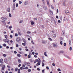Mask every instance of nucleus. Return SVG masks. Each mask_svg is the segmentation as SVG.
Returning a JSON list of instances; mask_svg holds the SVG:
<instances>
[{"label": "nucleus", "mask_w": 73, "mask_h": 73, "mask_svg": "<svg viewBox=\"0 0 73 73\" xmlns=\"http://www.w3.org/2000/svg\"><path fill=\"white\" fill-rule=\"evenodd\" d=\"M46 2L48 5H49V1H47Z\"/></svg>", "instance_id": "nucleus-22"}, {"label": "nucleus", "mask_w": 73, "mask_h": 73, "mask_svg": "<svg viewBox=\"0 0 73 73\" xmlns=\"http://www.w3.org/2000/svg\"><path fill=\"white\" fill-rule=\"evenodd\" d=\"M19 50H20L21 51V50H22V48H19Z\"/></svg>", "instance_id": "nucleus-54"}, {"label": "nucleus", "mask_w": 73, "mask_h": 73, "mask_svg": "<svg viewBox=\"0 0 73 73\" xmlns=\"http://www.w3.org/2000/svg\"><path fill=\"white\" fill-rule=\"evenodd\" d=\"M48 39L50 41H52V38H48Z\"/></svg>", "instance_id": "nucleus-34"}, {"label": "nucleus", "mask_w": 73, "mask_h": 73, "mask_svg": "<svg viewBox=\"0 0 73 73\" xmlns=\"http://www.w3.org/2000/svg\"><path fill=\"white\" fill-rule=\"evenodd\" d=\"M22 22H23V21H20L19 22L20 24H21V23H22Z\"/></svg>", "instance_id": "nucleus-55"}, {"label": "nucleus", "mask_w": 73, "mask_h": 73, "mask_svg": "<svg viewBox=\"0 0 73 73\" xmlns=\"http://www.w3.org/2000/svg\"><path fill=\"white\" fill-rule=\"evenodd\" d=\"M46 69H47V70H49V67L48 66H47L46 67Z\"/></svg>", "instance_id": "nucleus-49"}, {"label": "nucleus", "mask_w": 73, "mask_h": 73, "mask_svg": "<svg viewBox=\"0 0 73 73\" xmlns=\"http://www.w3.org/2000/svg\"><path fill=\"white\" fill-rule=\"evenodd\" d=\"M42 73H44V70H42Z\"/></svg>", "instance_id": "nucleus-64"}, {"label": "nucleus", "mask_w": 73, "mask_h": 73, "mask_svg": "<svg viewBox=\"0 0 73 73\" xmlns=\"http://www.w3.org/2000/svg\"><path fill=\"white\" fill-rule=\"evenodd\" d=\"M22 44L23 45H24V46H25V45H26V43H22Z\"/></svg>", "instance_id": "nucleus-23"}, {"label": "nucleus", "mask_w": 73, "mask_h": 73, "mask_svg": "<svg viewBox=\"0 0 73 73\" xmlns=\"http://www.w3.org/2000/svg\"><path fill=\"white\" fill-rule=\"evenodd\" d=\"M69 44L70 45H71V40H69Z\"/></svg>", "instance_id": "nucleus-36"}, {"label": "nucleus", "mask_w": 73, "mask_h": 73, "mask_svg": "<svg viewBox=\"0 0 73 73\" xmlns=\"http://www.w3.org/2000/svg\"><path fill=\"white\" fill-rule=\"evenodd\" d=\"M27 65L28 66H30V65H31V64H30L28 62L27 64Z\"/></svg>", "instance_id": "nucleus-28"}, {"label": "nucleus", "mask_w": 73, "mask_h": 73, "mask_svg": "<svg viewBox=\"0 0 73 73\" xmlns=\"http://www.w3.org/2000/svg\"><path fill=\"white\" fill-rule=\"evenodd\" d=\"M16 40L18 42V41H20V39L19 37H18L16 39Z\"/></svg>", "instance_id": "nucleus-1"}, {"label": "nucleus", "mask_w": 73, "mask_h": 73, "mask_svg": "<svg viewBox=\"0 0 73 73\" xmlns=\"http://www.w3.org/2000/svg\"><path fill=\"white\" fill-rule=\"evenodd\" d=\"M4 36L7 39L8 38V36L7 35H5Z\"/></svg>", "instance_id": "nucleus-12"}, {"label": "nucleus", "mask_w": 73, "mask_h": 73, "mask_svg": "<svg viewBox=\"0 0 73 73\" xmlns=\"http://www.w3.org/2000/svg\"><path fill=\"white\" fill-rule=\"evenodd\" d=\"M69 11H66L65 13H66V14H67V13H69Z\"/></svg>", "instance_id": "nucleus-27"}, {"label": "nucleus", "mask_w": 73, "mask_h": 73, "mask_svg": "<svg viewBox=\"0 0 73 73\" xmlns=\"http://www.w3.org/2000/svg\"><path fill=\"white\" fill-rule=\"evenodd\" d=\"M44 55H45L46 57L47 56V55H46V52H45L44 53Z\"/></svg>", "instance_id": "nucleus-24"}, {"label": "nucleus", "mask_w": 73, "mask_h": 73, "mask_svg": "<svg viewBox=\"0 0 73 73\" xmlns=\"http://www.w3.org/2000/svg\"><path fill=\"white\" fill-rule=\"evenodd\" d=\"M25 50H26V51H27V52L29 51V50H28V49H25Z\"/></svg>", "instance_id": "nucleus-56"}, {"label": "nucleus", "mask_w": 73, "mask_h": 73, "mask_svg": "<svg viewBox=\"0 0 73 73\" xmlns=\"http://www.w3.org/2000/svg\"><path fill=\"white\" fill-rule=\"evenodd\" d=\"M38 62L37 63V64L38 65H40V61H38Z\"/></svg>", "instance_id": "nucleus-14"}, {"label": "nucleus", "mask_w": 73, "mask_h": 73, "mask_svg": "<svg viewBox=\"0 0 73 73\" xmlns=\"http://www.w3.org/2000/svg\"><path fill=\"white\" fill-rule=\"evenodd\" d=\"M1 19H2L3 20H4V21H5V20H7V18H4L3 17H2L1 18Z\"/></svg>", "instance_id": "nucleus-5"}, {"label": "nucleus", "mask_w": 73, "mask_h": 73, "mask_svg": "<svg viewBox=\"0 0 73 73\" xmlns=\"http://www.w3.org/2000/svg\"><path fill=\"white\" fill-rule=\"evenodd\" d=\"M12 28V26H10L9 27V29H11V28Z\"/></svg>", "instance_id": "nucleus-57"}, {"label": "nucleus", "mask_w": 73, "mask_h": 73, "mask_svg": "<svg viewBox=\"0 0 73 73\" xmlns=\"http://www.w3.org/2000/svg\"><path fill=\"white\" fill-rule=\"evenodd\" d=\"M7 68H9V69H10L11 68V67H10V66L7 65Z\"/></svg>", "instance_id": "nucleus-38"}, {"label": "nucleus", "mask_w": 73, "mask_h": 73, "mask_svg": "<svg viewBox=\"0 0 73 73\" xmlns=\"http://www.w3.org/2000/svg\"><path fill=\"white\" fill-rule=\"evenodd\" d=\"M57 70H58V71H59L60 72L61 71V70L60 68H58L57 69Z\"/></svg>", "instance_id": "nucleus-41"}, {"label": "nucleus", "mask_w": 73, "mask_h": 73, "mask_svg": "<svg viewBox=\"0 0 73 73\" xmlns=\"http://www.w3.org/2000/svg\"><path fill=\"white\" fill-rule=\"evenodd\" d=\"M23 66H22V67H21L20 68V69L21 70H23Z\"/></svg>", "instance_id": "nucleus-51"}, {"label": "nucleus", "mask_w": 73, "mask_h": 73, "mask_svg": "<svg viewBox=\"0 0 73 73\" xmlns=\"http://www.w3.org/2000/svg\"><path fill=\"white\" fill-rule=\"evenodd\" d=\"M19 4H21V3H22V2H21V1H20L19 2Z\"/></svg>", "instance_id": "nucleus-48"}, {"label": "nucleus", "mask_w": 73, "mask_h": 73, "mask_svg": "<svg viewBox=\"0 0 73 73\" xmlns=\"http://www.w3.org/2000/svg\"><path fill=\"white\" fill-rule=\"evenodd\" d=\"M31 32L29 31H27V34H30V33H31Z\"/></svg>", "instance_id": "nucleus-21"}, {"label": "nucleus", "mask_w": 73, "mask_h": 73, "mask_svg": "<svg viewBox=\"0 0 73 73\" xmlns=\"http://www.w3.org/2000/svg\"><path fill=\"white\" fill-rule=\"evenodd\" d=\"M18 5H19V4H18V3H17L16 4V7H18Z\"/></svg>", "instance_id": "nucleus-50"}, {"label": "nucleus", "mask_w": 73, "mask_h": 73, "mask_svg": "<svg viewBox=\"0 0 73 73\" xmlns=\"http://www.w3.org/2000/svg\"><path fill=\"white\" fill-rule=\"evenodd\" d=\"M23 40L24 43H25V44H27V42H26V40H25V39L24 38L23 39Z\"/></svg>", "instance_id": "nucleus-9"}, {"label": "nucleus", "mask_w": 73, "mask_h": 73, "mask_svg": "<svg viewBox=\"0 0 73 73\" xmlns=\"http://www.w3.org/2000/svg\"><path fill=\"white\" fill-rule=\"evenodd\" d=\"M51 8H52V9H54V7H53L52 5H51Z\"/></svg>", "instance_id": "nucleus-45"}, {"label": "nucleus", "mask_w": 73, "mask_h": 73, "mask_svg": "<svg viewBox=\"0 0 73 73\" xmlns=\"http://www.w3.org/2000/svg\"><path fill=\"white\" fill-rule=\"evenodd\" d=\"M31 43L33 44H34V42H33V40L31 41Z\"/></svg>", "instance_id": "nucleus-53"}, {"label": "nucleus", "mask_w": 73, "mask_h": 73, "mask_svg": "<svg viewBox=\"0 0 73 73\" xmlns=\"http://www.w3.org/2000/svg\"><path fill=\"white\" fill-rule=\"evenodd\" d=\"M58 21L59 23H61V21L59 20H58Z\"/></svg>", "instance_id": "nucleus-59"}, {"label": "nucleus", "mask_w": 73, "mask_h": 73, "mask_svg": "<svg viewBox=\"0 0 73 73\" xmlns=\"http://www.w3.org/2000/svg\"><path fill=\"white\" fill-rule=\"evenodd\" d=\"M42 66H43V67H44V66L45 65L44 64V63L43 62H42Z\"/></svg>", "instance_id": "nucleus-25"}, {"label": "nucleus", "mask_w": 73, "mask_h": 73, "mask_svg": "<svg viewBox=\"0 0 73 73\" xmlns=\"http://www.w3.org/2000/svg\"><path fill=\"white\" fill-rule=\"evenodd\" d=\"M10 37H11V38H12L13 36H12V35H10Z\"/></svg>", "instance_id": "nucleus-60"}, {"label": "nucleus", "mask_w": 73, "mask_h": 73, "mask_svg": "<svg viewBox=\"0 0 73 73\" xmlns=\"http://www.w3.org/2000/svg\"><path fill=\"white\" fill-rule=\"evenodd\" d=\"M31 25H33V24H35V23H34V22H33V21H31Z\"/></svg>", "instance_id": "nucleus-13"}, {"label": "nucleus", "mask_w": 73, "mask_h": 73, "mask_svg": "<svg viewBox=\"0 0 73 73\" xmlns=\"http://www.w3.org/2000/svg\"><path fill=\"white\" fill-rule=\"evenodd\" d=\"M9 40V39H4L3 41H4L5 42H7Z\"/></svg>", "instance_id": "nucleus-4"}, {"label": "nucleus", "mask_w": 73, "mask_h": 73, "mask_svg": "<svg viewBox=\"0 0 73 73\" xmlns=\"http://www.w3.org/2000/svg\"><path fill=\"white\" fill-rule=\"evenodd\" d=\"M17 56L18 57H21V55L20 54H17Z\"/></svg>", "instance_id": "nucleus-15"}, {"label": "nucleus", "mask_w": 73, "mask_h": 73, "mask_svg": "<svg viewBox=\"0 0 73 73\" xmlns=\"http://www.w3.org/2000/svg\"><path fill=\"white\" fill-rule=\"evenodd\" d=\"M72 47H70V48H69L70 50V51L72 50Z\"/></svg>", "instance_id": "nucleus-35"}, {"label": "nucleus", "mask_w": 73, "mask_h": 73, "mask_svg": "<svg viewBox=\"0 0 73 73\" xmlns=\"http://www.w3.org/2000/svg\"><path fill=\"white\" fill-rule=\"evenodd\" d=\"M60 53H64V51H60Z\"/></svg>", "instance_id": "nucleus-30"}, {"label": "nucleus", "mask_w": 73, "mask_h": 73, "mask_svg": "<svg viewBox=\"0 0 73 73\" xmlns=\"http://www.w3.org/2000/svg\"><path fill=\"white\" fill-rule=\"evenodd\" d=\"M3 56L4 57H6V56H7V55L5 54H3Z\"/></svg>", "instance_id": "nucleus-31"}, {"label": "nucleus", "mask_w": 73, "mask_h": 73, "mask_svg": "<svg viewBox=\"0 0 73 73\" xmlns=\"http://www.w3.org/2000/svg\"><path fill=\"white\" fill-rule=\"evenodd\" d=\"M60 20H62V17H60Z\"/></svg>", "instance_id": "nucleus-32"}, {"label": "nucleus", "mask_w": 73, "mask_h": 73, "mask_svg": "<svg viewBox=\"0 0 73 73\" xmlns=\"http://www.w3.org/2000/svg\"><path fill=\"white\" fill-rule=\"evenodd\" d=\"M60 44L61 45H62V41H61L60 42Z\"/></svg>", "instance_id": "nucleus-37"}, {"label": "nucleus", "mask_w": 73, "mask_h": 73, "mask_svg": "<svg viewBox=\"0 0 73 73\" xmlns=\"http://www.w3.org/2000/svg\"><path fill=\"white\" fill-rule=\"evenodd\" d=\"M43 8H44V9H45V10H46V9H47V8H46V6L44 7Z\"/></svg>", "instance_id": "nucleus-18"}, {"label": "nucleus", "mask_w": 73, "mask_h": 73, "mask_svg": "<svg viewBox=\"0 0 73 73\" xmlns=\"http://www.w3.org/2000/svg\"><path fill=\"white\" fill-rule=\"evenodd\" d=\"M29 54L30 56H32V53L31 52H29Z\"/></svg>", "instance_id": "nucleus-43"}, {"label": "nucleus", "mask_w": 73, "mask_h": 73, "mask_svg": "<svg viewBox=\"0 0 73 73\" xmlns=\"http://www.w3.org/2000/svg\"><path fill=\"white\" fill-rule=\"evenodd\" d=\"M15 36H18V35H17V34L16 33L15 34Z\"/></svg>", "instance_id": "nucleus-63"}, {"label": "nucleus", "mask_w": 73, "mask_h": 73, "mask_svg": "<svg viewBox=\"0 0 73 73\" xmlns=\"http://www.w3.org/2000/svg\"><path fill=\"white\" fill-rule=\"evenodd\" d=\"M35 60L36 62H38V61H39L38 60V59H36Z\"/></svg>", "instance_id": "nucleus-40"}, {"label": "nucleus", "mask_w": 73, "mask_h": 73, "mask_svg": "<svg viewBox=\"0 0 73 73\" xmlns=\"http://www.w3.org/2000/svg\"><path fill=\"white\" fill-rule=\"evenodd\" d=\"M4 64H1L0 66H3H3H4Z\"/></svg>", "instance_id": "nucleus-44"}, {"label": "nucleus", "mask_w": 73, "mask_h": 73, "mask_svg": "<svg viewBox=\"0 0 73 73\" xmlns=\"http://www.w3.org/2000/svg\"><path fill=\"white\" fill-rule=\"evenodd\" d=\"M28 58H31V56L29 55H28Z\"/></svg>", "instance_id": "nucleus-42"}, {"label": "nucleus", "mask_w": 73, "mask_h": 73, "mask_svg": "<svg viewBox=\"0 0 73 73\" xmlns=\"http://www.w3.org/2000/svg\"><path fill=\"white\" fill-rule=\"evenodd\" d=\"M34 57L35 58H37V56L36 55H34Z\"/></svg>", "instance_id": "nucleus-46"}, {"label": "nucleus", "mask_w": 73, "mask_h": 73, "mask_svg": "<svg viewBox=\"0 0 73 73\" xmlns=\"http://www.w3.org/2000/svg\"><path fill=\"white\" fill-rule=\"evenodd\" d=\"M9 17H12V15H11V13H9Z\"/></svg>", "instance_id": "nucleus-33"}, {"label": "nucleus", "mask_w": 73, "mask_h": 73, "mask_svg": "<svg viewBox=\"0 0 73 73\" xmlns=\"http://www.w3.org/2000/svg\"><path fill=\"white\" fill-rule=\"evenodd\" d=\"M15 70L16 72H17V70H18V68H16L15 69Z\"/></svg>", "instance_id": "nucleus-26"}, {"label": "nucleus", "mask_w": 73, "mask_h": 73, "mask_svg": "<svg viewBox=\"0 0 73 73\" xmlns=\"http://www.w3.org/2000/svg\"><path fill=\"white\" fill-rule=\"evenodd\" d=\"M18 61L19 63H21V59H18Z\"/></svg>", "instance_id": "nucleus-10"}, {"label": "nucleus", "mask_w": 73, "mask_h": 73, "mask_svg": "<svg viewBox=\"0 0 73 73\" xmlns=\"http://www.w3.org/2000/svg\"><path fill=\"white\" fill-rule=\"evenodd\" d=\"M14 53H15V54H16V53H17V52L16 51H15L14 52Z\"/></svg>", "instance_id": "nucleus-58"}, {"label": "nucleus", "mask_w": 73, "mask_h": 73, "mask_svg": "<svg viewBox=\"0 0 73 73\" xmlns=\"http://www.w3.org/2000/svg\"><path fill=\"white\" fill-rule=\"evenodd\" d=\"M4 68H5V65H4V66L2 68V69L3 70H4Z\"/></svg>", "instance_id": "nucleus-11"}, {"label": "nucleus", "mask_w": 73, "mask_h": 73, "mask_svg": "<svg viewBox=\"0 0 73 73\" xmlns=\"http://www.w3.org/2000/svg\"><path fill=\"white\" fill-rule=\"evenodd\" d=\"M24 64H25V65H27L28 64V63H27V62H25Z\"/></svg>", "instance_id": "nucleus-52"}, {"label": "nucleus", "mask_w": 73, "mask_h": 73, "mask_svg": "<svg viewBox=\"0 0 73 73\" xmlns=\"http://www.w3.org/2000/svg\"><path fill=\"white\" fill-rule=\"evenodd\" d=\"M3 46H7V45L5 44H3Z\"/></svg>", "instance_id": "nucleus-62"}, {"label": "nucleus", "mask_w": 73, "mask_h": 73, "mask_svg": "<svg viewBox=\"0 0 73 73\" xmlns=\"http://www.w3.org/2000/svg\"><path fill=\"white\" fill-rule=\"evenodd\" d=\"M66 57L67 58L69 59V60H71V58H70L68 56H66Z\"/></svg>", "instance_id": "nucleus-20"}, {"label": "nucleus", "mask_w": 73, "mask_h": 73, "mask_svg": "<svg viewBox=\"0 0 73 73\" xmlns=\"http://www.w3.org/2000/svg\"><path fill=\"white\" fill-rule=\"evenodd\" d=\"M64 46H66V43H64Z\"/></svg>", "instance_id": "nucleus-61"}, {"label": "nucleus", "mask_w": 73, "mask_h": 73, "mask_svg": "<svg viewBox=\"0 0 73 73\" xmlns=\"http://www.w3.org/2000/svg\"><path fill=\"white\" fill-rule=\"evenodd\" d=\"M7 12H10V9H9V8H8L7 9Z\"/></svg>", "instance_id": "nucleus-16"}, {"label": "nucleus", "mask_w": 73, "mask_h": 73, "mask_svg": "<svg viewBox=\"0 0 73 73\" xmlns=\"http://www.w3.org/2000/svg\"><path fill=\"white\" fill-rule=\"evenodd\" d=\"M7 58H5L4 60V62H7Z\"/></svg>", "instance_id": "nucleus-19"}, {"label": "nucleus", "mask_w": 73, "mask_h": 73, "mask_svg": "<svg viewBox=\"0 0 73 73\" xmlns=\"http://www.w3.org/2000/svg\"><path fill=\"white\" fill-rule=\"evenodd\" d=\"M52 36L54 37H56V35L54 34L52 35Z\"/></svg>", "instance_id": "nucleus-17"}, {"label": "nucleus", "mask_w": 73, "mask_h": 73, "mask_svg": "<svg viewBox=\"0 0 73 73\" xmlns=\"http://www.w3.org/2000/svg\"><path fill=\"white\" fill-rule=\"evenodd\" d=\"M49 12L50 15H53V12L51 10H50Z\"/></svg>", "instance_id": "nucleus-7"}, {"label": "nucleus", "mask_w": 73, "mask_h": 73, "mask_svg": "<svg viewBox=\"0 0 73 73\" xmlns=\"http://www.w3.org/2000/svg\"><path fill=\"white\" fill-rule=\"evenodd\" d=\"M53 45L54 46H57V44L56 43H53Z\"/></svg>", "instance_id": "nucleus-8"}, {"label": "nucleus", "mask_w": 73, "mask_h": 73, "mask_svg": "<svg viewBox=\"0 0 73 73\" xmlns=\"http://www.w3.org/2000/svg\"><path fill=\"white\" fill-rule=\"evenodd\" d=\"M42 0L43 4H45V1H44V0Z\"/></svg>", "instance_id": "nucleus-39"}, {"label": "nucleus", "mask_w": 73, "mask_h": 73, "mask_svg": "<svg viewBox=\"0 0 73 73\" xmlns=\"http://www.w3.org/2000/svg\"><path fill=\"white\" fill-rule=\"evenodd\" d=\"M8 44H9V40H8V41L7 42Z\"/></svg>", "instance_id": "nucleus-47"}, {"label": "nucleus", "mask_w": 73, "mask_h": 73, "mask_svg": "<svg viewBox=\"0 0 73 73\" xmlns=\"http://www.w3.org/2000/svg\"><path fill=\"white\" fill-rule=\"evenodd\" d=\"M3 59L2 58L0 59V62L1 63V64H3Z\"/></svg>", "instance_id": "nucleus-2"}, {"label": "nucleus", "mask_w": 73, "mask_h": 73, "mask_svg": "<svg viewBox=\"0 0 73 73\" xmlns=\"http://www.w3.org/2000/svg\"><path fill=\"white\" fill-rule=\"evenodd\" d=\"M47 42V41H46L43 40H42V43H43V44H45V43H46Z\"/></svg>", "instance_id": "nucleus-3"}, {"label": "nucleus", "mask_w": 73, "mask_h": 73, "mask_svg": "<svg viewBox=\"0 0 73 73\" xmlns=\"http://www.w3.org/2000/svg\"><path fill=\"white\" fill-rule=\"evenodd\" d=\"M62 35L63 36H65V33L63 31L62 32Z\"/></svg>", "instance_id": "nucleus-6"}, {"label": "nucleus", "mask_w": 73, "mask_h": 73, "mask_svg": "<svg viewBox=\"0 0 73 73\" xmlns=\"http://www.w3.org/2000/svg\"><path fill=\"white\" fill-rule=\"evenodd\" d=\"M28 71L29 72H31V69H29L28 70Z\"/></svg>", "instance_id": "nucleus-29"}]
</instances>
